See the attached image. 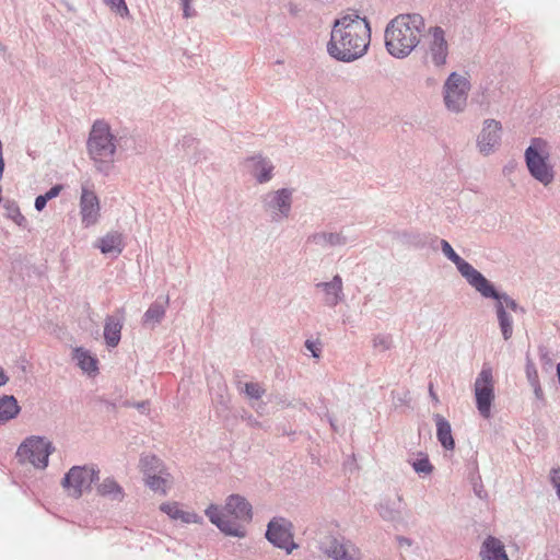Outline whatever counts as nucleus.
Masks as SVG:
<instances>
[{"instance_id": "nucleus-11", "label": "nucleus", "mask_w": 560, "mask_h": 560, "mask_svg": "<svg viewBox=\"0 0 560 560\" xmlns=\"http://www.w3.org/2000/svg\"><path fill=\"white\" fill-rule=\"evenodd\" d=\"M469 82L466 78L453 72L444 86V100L448 109L459 112L466 105Z\"/></svg>"}, {"instance_id": "nucleus-4", "label": "nucleus", "mask_w": 560, "mask_h": 560, "mask_svg": "<svg viewBox=\"0 0 560 560\" xmlns=\"http://www.w3.org/2000/svg\"><path fill=\"white\" fill-rule=\"evenodd\" d=\"M86 147L96 171L108 176L115 163L116 137L105 121L96 120L93 124Z\"/></svg>"}, {"instance_id": "nucleus-37", "label": "nucleus", "mask_w": 560, "mask_h": 560, "mask_svg": "<svg viewBox=\"0 0 560 560\" xmlns=\"http://www.w3.org/2000/svg\"><path fill=\"white\" fill-rule=\"evenodd\" d=\"M182 521L187 524L199 523L201 521V517L196 513H189L184 511V516L182 517Z\"/></svg>"}, {"instance_id": "nucleus-34", "label": "nucleus", "mask_w": 560, "mask_h": 560, "mask_svg": "<svg viewBox=\"0 0 560 560\" xmlns=\"http://www.w3.org/2000/svg\"><path fill=\"white\" fill-rule=\"evenodd\" d=\"M245 394L253 399H259L265 394V389L258 383H246Z\"/></svg>"}, {"instance_id": "nucleus-23", "label": "nucleus", "mask_w": 560, "mask_h": 560, "mask_svg": "<svg viewBox=\"0 0 560 560\" xmlns=\"http://www.w3.org/2000/svg\"><path fill=\"white\" fill-rule=\"evenodd\" d=\"M482 560H509L500 540L493 537L486 539L481 550Z\"/></svg>"}, {"instance_id": "nucleus-28", "label": "nucleus", "mask_w": 560, "mask_h": 560, "mask_svg": "<svg viewBox=\"0 0 560 560\" xmlns=\"http://www.w3.org/2000/svg\"><path fill=\"white\" fill-rule=\"evenodd\" d=\"M140 467L144 476L148 477L152 474H162L163 465L160 458L155 455H144L140 459Z\"/></svg>"}, {"instance_id": "nucleus-10", "label": "nucleus", "mask_w": 560, "mask_h": 560, "mask_svg": "<svg viewBox=\"0 0 560 560\" xmlns=\"http://www.w3.org/2000/svg\"><path fill=\"white\" fill-rule=\"evenodd\" d=\"M292 189L281 188L262 197L264 210L269 214L271 222L279 223L289 218L292 208Z\"/></svg>"}, {"instance_id": "nucleus-21", "label": "nucleus", "mask_w": 560, "mask_h": 560, "mask_svg": "<svg viewBox=\"0 0 560 560\" xmlns=\"http://www.w3.org/2000/svg\"><path fill=\"white\" fill-rule=\"evenodd\" d=\"M96 247L102 254L117 256L124 249L122 235L118 232H109L97 241Z\"/></svg>"}, {"instance_id": "nucleus-44", "label": "nucleus", "mask_w": 560, "mask_h": 560, "mask_svg": "<svg viewBox=\"0 0 560 560\" xmlns=\"http://www.w3.org/2000/svg\"><path fill=\"white\" fill-rule=\"evenodd\" d=\"M8 381H9V377L4 373L3 369L0 368V387L5 385L8 383Z\"/></svg>"}, {"instance_id": "nucleus-17", "label": "nucleus", "mask_w": 560, "mask_h": 560, "mask_svg": "<svg viewBox=\"0 0 560 560\" xmlns=\"http://www.w3.org/2000/svg\"><path fill=\"white\" fill-rule=\"evenodd\" d=\"M351 241H353V238L345 234L342 230L339 232H317L310 235L307 238L308 243H312L322 249L345 246Z\"/></svg>"}, {"instance_id": "nucleus-9", "label": "nucleus", "mask_w": 560, "mask_h": 560, "mask_svg": "<svg viewBox=\"0 0 560 560\" xmlns=\"http://www.w3.org/2000/svg\"><path fill=\"white\" fill-rule=\"evenodd\" d=\"M98 480V470L88 466H73L62 479L63 488L73 498H80L84 490Z\"/></svg>"}, {"instance_id": "nucleus-47", "label": "nucleus", "mask_w": 560, "mask_h": 560, "mask_svg": "<svg viewBox=\"0 0 560 560\" xmlns=\"http://www.w3.org/2000/svg\"><path fill=\"white\" fill-rule=\"evenodd\" d=\"M147 405H148L147 401H141V402L137 404L136 407H137V409L144 411L147 408Z\"/></svg>"}, {"instance_id": "nucleus-1", "label": "nucleus", "mask_w": 560, "mask_h": 560, "mask_svg": "<svg viewBox=\"0 0 560 560\" xmlns=\"http://www.w3.org/2000/svg\"><path fill=\"white\" fill-rule=\"evenodd\" d=\"M370 40L371 28L366 19L348 13L335 21L327 51L336 60L352 62L366 52Z\"/></svg>"}, {"instance_id": "nucleus-7", "label": "nucleus", "mask_w": 560, "mask_h": 560, "mask_svg": "<svg viewBox=\"0 0 560 560\" xmlns=\"http://www.w3.org/2000/svg\"><path fill=\"white\" fill-rule=\"evenodd\" d=\"M52 451L54 446L45 438L31 436L20 445L16 454L21 460L44 469L48 465V457Z\"/></svg>"}, {"instance_id": "nucleus-3", "label": "nucleus", "mask_w": 560, "mask_h": 560, "mask_svg": "<svg viewBox=\"0 0 560 560\" xmlns=\"http://www.w3.org/2000/svg\"><path fill=\"white\" fill-rule=\"evenodd\" d=\"M424 23L418 14H401L387 26V51L395 57H405L419 42Z\"/></svg>"}, {"instance_id": "nucleus-48", "label": "nucleus", "mask_w": 560, "mask_h": 560, "mask_svg": "<svg viewBox=\"0 0 560 560\" xmlns=\"http://www.w3.org/2000/svg\"><path fill=\"white\" fill-rule=\"evenodd\" d=\"M399 541H400V545L406 544L407 546H410V541L408 539L401 538V539H399Z\"/></svg>"}, {"instance_id": "nucleus-40", "label": "nucleus", "mask_w": 560, "mask_h": 560, "mask_svg": "<svg viewBox=\"0 0 560 560\" xmlns=\"http://www.w3.org/2000/svg\"><path fill=\"white\" fill-rule=\"evenodd\" d=\"M183 1V13L185 18H191L195 14V11L190 8V0H182Z\"/></svg>"}, {"instance_id": "nucleus-5", "label": "nucleus", "mask_w": 560, "mask_h": 560, "mask_svg": "<svg viewBox=\"0 0 560 560\" xmlns=\"http://www.w3.org/2000/svg\"><path fill=\"white\" fill-rule=\"evenodd\" d=\"M442 250L444 255L452 260L464 278L485 298H498V293L492 284L469 262L459 257L447 241H442Z\"/></svg>"}, {"instance_id": "nucleus-26", "label": "nucleus", "mask_w": 560, "mask_h": 560, "mask_svg": "<svg viewBox=\"0 0 560 560\" xmlns=\"http://www.w3.org/2000/svg\"><path fill=\"white\" fill-rule=\"evenodd\" d=\"M436 423V436L439 442L445 450H454L455 442L452 435L451 424L447 420H445L442 416L435 417Z\"/></svg>"}, {"instance_id": "nucleus-12", "label": "nucleus", "mask_w": 560, "mask_h": 560, "mask_svg": "<svg viewBox=\"0 0 560 560\" xmlns=\"http://www.w3.org/2000/svg\"><path fill=\"white\" fill-rule=\"evenodd\" d=\"M290 522L285 518H272L267 526L266 538L276 547L285 549L287 553H291L298 545L292 539L290 533Z\"/></svg>"}, {"instance_id": "nucleus-16", "label": "nucleus", "mask_w": 560, "mask_h": 560, "mask_svg": "<svg viewBox=\"0 0 560 560\" xmlns=\"http://www.w3.org/2000/svg\"><path fill=\"white\" fill-rule=\"evenodd\" d=\"M432 40L425 54L427 62H431L435 67H442L447 57V43L445 40L444 31L441 27L431 30Z\"/></svg>"}, {"instance_id": "nucleus-33", "label": "nucleus", "mask_w": 560, "mask_h": 560, "mask_svg": "<svg viewBox=\"0 0 560 560\" xmlns=\"http://www.w3.org/2000/svg\"><path fill=\"white\" fill-rule=\"evenodd\" d=\"M104 3L120 16L128 15L129 10L125 0H103Z\"/></svg>"}, {"instance_id": "nucleus-19", "label": "nucleus", "mask_w": 560, "mask_h": 560, "mask_svg": "<svg viewBox=\"0 0 560 560\" xmlns=\"http://www.w3.org/2000/svg\"><path fill=\"white\" fill-rule=\"evenodd\" d=\"M249 163L252 175L260 184L267 183L272 178L273 164L261 155L252 156L247 160Z\"/></svg>"}, {"instance_id": "nucleus-32", "label": "nucleus", "mask_w": 560, "mask_h": 560, "mask_svg": "<svg viewBox=\"0 0 560 560\" xmlns=\"http://www.w3.org/2000/svg\"><path fill=\"white\" fill-rule=\"evenodd\" d=\"M160 509L173 520L182 521V517L184 516V511L179 509V505L176 502L162 503Z\"/></svg>"}, {"instance_id": "nucleus-39", "label": "nucleus", "mask_w": 560, "mask_h": 560, "mask_svg": "<svg viewBox=\"0 0 560 560\" xmlns=\"http://www.w3.org/2000/svg\"><path fill=\"white\" fill-rule=\"evenodd\" d=\"M47 201H49L48 199H46V197L44 195H39L36 197L35 199V209L37 211H42L44 210V208L46 207V203Z\"/></svg>"}, {"instance_id": "nucleus-24", "label": "nucleus", "mask_w": 560, "mask_h": 560, "mask_svg": "<svg viewBox=\"0 0 560 560\" xmlns=\"http://www.w3.org/2000/svg\"><path fill=\"white\" fill-rule=\"evenodd\" d=\"M20 410L21 408L14 396H0V424H4L8 421L14 419L19 415Z\"/></svg>"}, {"instance_id": "nucleus-8", "label": "nucleus", "mask_w": 560, "mask_h": 560, "mask_svg": "<svg viewBox=\"0 0 560 560\" xmlns=\"http://www.w3.org/2000/svg\"><path fill=\"white\" fill-rule=\"evenodd\" d=\"M474 392L479 413L486 419L490 418L491 406L495 398L493 373L490 366L483 365L475 381Z\"/></svg>"}, {"instance_id": "nucleus-42", "label": "nucleus", "mask_w": 560, "mask_h": 560, "mask_svg": "<svg viewBox=\"0 0 560 560\" xmlns=\"http://www.w3.org/2000/svg\"><path fill=\"white\" fill-rule=\"evenodd\" d=\"M534 392H535V395L538 399H542L544 398V392H542V388L541 386L539 385L538 381L535 380L534 382Z\"/></svg>"}, {"instance_id": "nucleus-2", "label": "nucleus", "mask_w": 560, "mask_h": 560, "mask_svg": "<svg viewBox=\"0 0 560 560\" xmlns=\"http://www.w3.org/2000/svg\"><path fill=\"white\" fill-rule=\"evenodd\" d=\"M209 521L228 536L243 538L246 535L244 524L253 517L252 505L240 494H231L223 509L210 504L206 511Z\"/></svg>"}, {"instance_id": "nucleus-13", "label": "nucleus", "mask_w": 560, "mask_h": 560, "mask_svg": "<svg viewBox=\"0 0 560 560\" xmlns=\"http://www.w3.org/2000/svg\"><path fill=\"white\" fill-rule=\"evenodd\" d=\"M320 550L334 560H360V550L349 540L326 537L320 542Z\"/></svg>"}, {"instance_id": "nucleus-41", "label": "nucleus", "mask_w": 560, "mask_h": 560, "mask_svg": "<svg viewBox=\"0 0 560 560\" xmlns=\"http://www.w3.org/2000/svg\"><path fill=\"white\" fill-rule=\"evenodd\" d=\"M551 481L556 488H560V469L559 468L552 469Z\"/></svg>"}, {"instance_id": "nucleus-49", "label": "nucleus", "mask_w": 560, "mask_h": 560, "mask_svg": "<svg viewBox=\"0 0 560 560\" xmlns=\"http://www.w3.org/2000/svg\"><path fill=\"white\" fill-rule=\"evenodd\" d=\"M330 425L335 429V424L331 419H329Z\"/></svg>"}, {"instance_id": "nucleus-31", "label": "nucleus", "mask_w": 560, "mask_h": 560, "mask_svg": "<svg viewBox=\"0 0 560 560\" xmlns=\"http://www.w3.org/2000/svg\"><path fill=\"white\" fill-rule=\"evenodd\" d=\"M7 217L13 220L18 225L22 226L25 224L26 220L24 215L21 213L19 206L14 201H7L4 205Z\"/></svg>"}, {"instance_id": "nucleus-25", "label": "nucleus", "mask_w": 560, "mask_h": 560, "mask_svg": "<svg viewBox=\"0 0 560 560\" xmlns=\"http://www.w3.org/2000/svg\"><path fill=\"white\" fill-rule=\"evenodd\" d=\"M97 493L102 497H106L113 501H122L125 497L124 489L118 485V482L112 478H105L97 486Z\"/></svg>"}, {"instance_id": "nucleus-18", "label": "nucleus", "mask_w": 560, "mask_h": 560, "mask_svg": "<svg viewBox=\"0 0 560 560\" xmlns=\"http://www.w3.org/2000/svg\"><path fill=\"white\" fill-rule=\"evenodd\" d=\"M501 124L497 120H487L478 139L480 151L488 154L500 141Z\"/></svg>"}, {"instance_id": "nucleus-43", "label": "nucleus", "mask_w": 560, "mask_h": 560, "mask_svg": "<svg viewBox=\"0 0 560 560\" xmlns=\"http://www.w3.org/2000/svg\"><path fill=\"white\" fill-rule=\"evenodd\" d=\"M429 394H430V396H431L432 400H433L435 404H439V402H440L439 397H438V394L435 393V390H434V386H433V384H432V383L429 385Z\"/></svg>"}, {"instance_id": "nucleus-36", "label": "nucleus", "mask_w": 560, "mask_h": 560, "mask_svg": "<svg viewBox=\"0 0 560 560\" xmlns=\"http://www.w3.org/2000/svg\"><path fill=\"white\" fill-rule=\"evenodd\" d=\"M305 348L312 352V355L314 358H319V355H320V347L317 343H315L312 340H306L305 341Z\"/></svg>"}, {"instance_id": "nucleus-38", "label": "nucleus", "mask_w": 560, "mask_h": 560, "mask_svg": "<svg viewBox=\"0 0 560 560\" xmlns=\"http://www.w3.org/2000/svg\"><path fill=\"white\" fill-rule=\"evenodd\" d=\"M61 190L62 185H55L48 191H46L44 196L46 197V199L51 200L52 198L57 197Z\"/></svg>"}, {"instance_id": "nucleus-29", "label": "nucleus", "mask_w": 560, "mask_h": 560, "mask_svg": "<svg viewBox=\"0 0 560 560\" xmlns=\"http://www.w3.org/2000/svg\"><path fill=\"white\" fill-rule=\"evenodd\" d=\"M497 299L500 300L501 296L498 294ZM497 308H498L497 310L498 318H499V323H500V327H501L503 337H504L505 340H508L512 336V331H513V329H512V320L508 316L506 312L504 311L503 304H502L501 301H499Z\"/></svg>"}, {"instance_id": "nucleus-22", "label": "nucleus", "mask_w": 560, "mask_h": 560, "mask_svg": "<svg viewBox=\"0 0 560 560\" xmlns=\"http://www.w3.org/2000/svg\"><path fill=\"white\" fill-rule=\"evenodd\" d=\"M122 328L121 318L115 316H107L104 326V338L108 347H116L120 341V334Z\"/></svg>"}, {"instance_id": "nucleus-15", "label": "nucleus", "mask_w": 560, "mask_h": 560, "mask_svg": "<svg viewBox=\"0 0 560 560\" xmlns=\"http://www.w3.org/2000/svg\"><path fill=\"white\" fill-rule=\"evenodd\" d=\"M315 290L320 294L323 304L328 307H335L345 300L343 282L339 275L329 281L317 282Z\"/></svg>"}, {"instance_id": "nucleus-27", "label": "nucleus", "mask_w": 560, "mask_h": 560, "mask_svg": "<svg viewBox=\"0 0 560 560\" xmlns=\"http://www.w3.org/2000/svg\"><path fill=\"white\" fill-rule=\"evenodd\" d=\"M73 359L83 372L90 374L97 371V360L88 350L80 347L75 348L73 350Z\"/></svg>"}, {"instance_id": "nucleus-45", "label": "nucleus", "mask_w": 560, "mask_h": 560, "mask_svg": "<svg viewBox=\"0 0 560 560\" xmlns=\"http://www.w3.org/2000/svg\"><path fill=\"white\" fill-rule=\"evenodd\" d=\"M384 342H385V340H384V338H383V337H381V336H378V337H376V338L374 339V346H375V347H383V346H384Z\"/></svg>"}, {"instance_id": "nucleus-35", "label": "nucleus", "mask_w": 560, "mask_h": 560, "mask_svg": "<svg viewBox=\"0 0 560 560\" xmlns=\"http://www.w3.org/2000/svg\"><path fill=\"white\" fill-rule=\"evenodd\" d=\"M413 468L418 472L429 474L432 471L433 467L430 464L429 459L425 457V458H420V459L416 460L413 463Z\"/></svg>"}, {"instance_id": "nucleus-6", "label": "nucleus", "mask_w": 560, "mask_h": 560, "mask_svg": "<svg viewBox=\"0 0 560 560\" xmlns=\"http://www.w3.org/2000/svg\"><path fill=\"white\" fill-rule=\"evenodd\" d=\"M548 156L547 143L539 138L534 139L525 152L530 174L544 185L550 184L553 179L552 168L547 162Z\"/></svg>"}, {"instance_id": "nucleus-14", "label": "nucleus", "mask_w": 560, "mask_h": 560, "mask_svg": "<svg viewBox=\"0 0 560 560\" xmlns=\"http://www.w3.org/2000/svg\"><path fill=\"white\" fill-rule=\"evenodd\" d=\"M80 214L82 224L86 228L97 223L100 218V200L96 194L89 188L88 184L81 186Z\"/></svg>"}, {"instance_id": "nucleus-46", "label": "nucleus", "mask_w": 560, "mask_h": 560, "mask_svg": "<svg viewBox=\"0 0 560 560\" xmlns=\"http://www.w3.org/2000/svg\"><path fill=\"white\" fill-rule=\"evenodd\" d=\"M503 299H504V301H505V303H506V305H508L509 307H511L512 310H515V308H516V303H515L513 300H510V299H509V298H506V296H504Z\"/></svg>"}, {"instance_id": "nucleus-30", "label": "nucleus", "mask_w": 560, "mask_h": 560, "mask_svg": "<svg viewBox=\"0 0 560 560\" xmlns=\"http://www.w3.org/2000/svg\"><path fill=\"white\" fill-rule=\"evenodd\" d=\"M145 485L153 491L166 494L167 492V479L162 474H152L145 477Z\"/></svg>"}, {"instance_id": "nucleus-20", "label": "nucleus", "mask_w": 560, "mask_h": 560, "mask_svg": "<svg viewBox=\"0 0 560 560\" xmlns=\"http://www.w3.org/2000/svg\"><path fill=\"white\" fill-rule=\"evenodd\" d=\"M168 305V296L160 298L153 302L142 317L143 326L153 328L162 322Z\"/></svg>"}]
</instances>
